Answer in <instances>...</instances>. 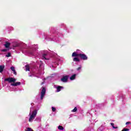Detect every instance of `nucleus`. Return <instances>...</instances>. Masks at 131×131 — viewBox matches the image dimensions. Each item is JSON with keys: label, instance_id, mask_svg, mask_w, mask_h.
<instances>
[{"label": "nucleus", "instance_id": "14", "mask_svg": "<svg viewBox=\"0 0 131 131\" xmlns=\"http://www.w3.org/2000/svg\"><path fill=\"white\" fill-rule=\"evenodd\" d=\"M73 60L75 62H79V61H80V60L79 59L78 57H75V58H73Z\"/></svg>", "mask_w": 131, "mask_h": 131}, {"label": "nucleus", "instance_id": "6", "mask_svg": "<svg viewBox=\"0 0 131 131\" xmlns=\"http://www.w3.org/2000/svg\"><path fill=\"white\" fill-rule=\"evenodd\" d=\"M62 89H64V87L62 86H60V85H58L56 87V89H57V93H59V92H61V90Z\"/></svg>", "mask_w": 131, "mask_h": 131}, {"label": "nucleus", "instance_id": "2", "mask_svg": "<svg viewBox=\"0 0 131 131\" xmlns=\"http://www.w3.org/2000/svg\"><path fill=\"white\" fill-rule=\"evenodd\" d=\"M36 114H37V111L36 110L33 111L32 115L30 116L29 119V122H31L33 119L35 118V116H36Z\"/></svg>", "mask_w": 131, "mask_h": 131}, {"label": "nucleus", "instance_id": "23", "mask_svg": "<svg viewBox=\"0 0 131 131\" xmlns=\"http://www.w3.org/2000/svg\"><path fill=\"white\" fill-rule=\"evenodd\" d=\"M126 124L127 125V124H130V122H126Z\"/></svg>", "mask_w": 131, "mask_h": 131}, {"label": "nucleus", "instance_id": "24", "mask_svg": "<svg viewBox=\"0 0 131 131\" xmlns=\"http://www.w3.org/2000/svg\"><path fill=\"white\" fill-rule=\"evenodd\" d=\"M41 84H43V83H42Z\"/></svg>", "mask_w": 131, "mask_h": 131}, {"label": "nucleus", "instance_id": "21", "mask_svg": "<svg viewBox=\"0 0 131 131\" xmlns=\"http://www.w3.org/2000/svg\"><path fill=\"white\" fill-rule=\"evenodd\" d=\"M8 51V49H2L1 50V52H7Z\"/></svg>", "mask_w": 131, "mask_h": 131}, {"label": "nucleus", "instance_id": "9", "mask_svg": "<svg viewBox=\"0 0 131 131\" xmlns=\"http://www.w3.org/2000/svg\"><path fill=\"white\" fill-rule=\"evenodd\" d=\"M72 57H79V54H77V52H73L72 54Z\"/></svg>", "mask_w": 131, "mask_h": 131}, {"label": "nucleus", "instance_id": "7", "mask_svg": "<svg viewBox=\"0 0 131 131\" xmlns=\"http://www.w3.org/2000/svg\"><path fill=\"white\" fill-rule=\"evenodd\" d=\"M4 46L6 49H8V48H10V46H11V43L8 42V41H6V42H5V44L4 45Z\"/></svg>", "mask_w": 131, "mask_h": 131}, {"label": "nucleus", "instance_id": "22", "mask_svg": "<svg viewBox=\"0 0 131 131\" xmlns=\"http://www.w3.org/2000/svg\"><path fill=\"white\" fill-rule=\"evenodd\" d=\"M81 69V67H79L77 69V70H80Z\"/></svg>", "mask_w": 131, "mask_h": 131}, {"label": "nucleus", "instance_id": "12", "mask_svg": "<svg viewBox=\"0 0 131 131\" xmlns=\"http://www.w3.org/2000/svg\"><path fill=\"white\" fill-rule=\"evenodd\" d=\"M26 71H30V67L29 64L26 65Z\"/></svg>", "mask_w": 131, "mask_h": 131}, {"label": "nucleus", "instance_id": "13", "mask_svg": "<svg viewBox=\"0 0 131 131\" xmlns=\"http://www.w3.org/2000/svg\"><path fill=\"white\" fill-rule=\"evenodd\" d=\"M47 55L48 54H43L42 56V59H45V60H49V58L46 57H47Z\"/></svg>", "mask_w": 131, "mask_h": 131}, {"label": "nucleus", "instance_id": "18", "mask_svg": "<svg viewBox=\"0 0 131 131\" xmlns=\"http://www.w3.org/2000/svg\"><path fill=\"white\" fill-rule=\"evenodd\" d=\"M11 53H8L7 54V55H6V57H7L8 58H9V57H11Z\"/></svg>", "mask_w": 131, "mask_h": 131}, {"label": "nucleus", "instance_id": "17", "mask_svg": "<svg viewBox=\"0 0 131 131\" xmlns=\"http://www.w3.org/2000/svg\"><path fill=\"white\" fill-rule=\"evenodd\" d=\"M77 111V107H75V108L72 111V112H76Z\"/></svg>", "mask_w": 131, "mask_h": 131}, {"label": "nucleus", "instance_id": "16", "mask_svg": "<svg viewBox=\"0 0 131 131\" xmlns=\"http://www.w3.org/2000/svg\"><path fill=\"white\" fill-rule=\"evenodd\" d=\"M111 125H112V126L113 127V128H118V127H115L114 126V124L113 123H111Z\"/></svg>", "mask_w": 131, "mask_h": 131}, {"label": "nucleus", "instance_id": "20", "mask_svg": "<svg viewBox=\"0 0 131 131\" xmlns=\"http://www.w3.org/2000/svg\"><path fill=\"white\" fill-rule=\"evenodd\" d=\"M27 130L28 131H33V130H32V129H31V128H29V127H28L27 128Z\"/></svg>", "mask_w": 131, "mask_h": 131}, {"label": "nucleus", "instance_id": "3", "mask_svg": "<svg viewBox=\"0 0 131 131\" xmlns=\"http://www.w3.org/2000/svg\"><path fill=\"white\" fill-rule=\"evenodd\" d=\"M46 92H47V90L45 87H43L41 92V96H40L41 100H43V98H45V95H46Z\"/></svg>", "mask_w": 131, "mask_h": 131}, {"label": "nucleus", "instance_id": "4", "mask_svg": "<svg viewBox=\"0 0 131 131\" xmlns=\"http://www.w3.org/2000/svg\"><path fill=\"white\" fill-rule=\"evenodd\" d=\"M79 57L80 58V59H81V60H88V56L84 54L80 53Z\"/></svg>", "mask_w": 131, "mask_h": 131}, {"label": "nucleus", "instance_id": "5", "mask_svg": "<svg viewBox=\"0 0 131 131\" xmlns=\"http://www.w3.org/2000/svg\"><path fill=\"white\" fill-rule=\"evenodd\" d=\"M68 78H69V76H63L61 79V81H62V82H67V81H68Z\"/></svg>", "mask_w": 131, "mask_h": 131}, {"label": "nucleus", "instance_id": "1", "mask_svg": "<svg viewBox=\"0 0 131 131\" xmlns=\"http://www.w3.org/2000/svg\"><path fill=\"white\" fill-rule=\"evenodd\" d=\"M5 81H8L9 83L13 82V83L11 84V85H12V86H17V85H20V84H21V82H15L16 79L13 77H9V78H6L5 79Z\"/></svg>", "mask_w": 131, "mask_h": 131}, {"label": "nucleus", "instance_id": "10", "mask_svg": "<svg viewBox=\"0 0 131 131\" xmlns=\"http://www.w3.org/2000/svg\"><path fill=\"white\" fill-rule=\"evenodd\" d=\"M4 69H5V66H0V73H2L4 71Z\"/></svg>", "mask_w": 131, "mask_h": 131}, {"label": "nucleus", "instance_id": "11", "mask_svg": "<svg viewBox=\"0 0 131 131\" xmlns=\"http://www.w3.org/2000/svg\"><path fill=\"white\" fill-rule=\"evenodd\" d=\"M76 77V74L73 75L70 78V80H74L75 79V78Z\"/></svg>", "mask_w": 131, "mask_h": 131}, {"label": "nucleus", "instance_id": "15", "mask_svg": "<svg viewBox=\"0 0 131 131\" xmlns=\"http://www.w3.org/2000/svg\"><path fill=\"white\" fill-rule=\"evenodd\" d=\"M58 128L60 130H63L64 129V127H63V126H61V125H59L58 127Z\"/></svg>", "mask_w": 131, "mask_h": 131}, {"label": "nucleus", "instance_id": "8", "mask_svg": "<svg viewBox=\"0 0 131 131\" xmlns=\"http://www.w3.org/2000/svg\"><path fill=\"white\" fill-rule=\"evenodd\" d=\"M10 69L13 71L14 75H16L17 74V72H16V70H15V67H11L10 68Z\"/></svg>", "mask_w": 131, "mask_h": 131}, {"label": "nucleus", "instance_id": "19", "mask_svg": "<svg viewBox=\"0 0 131 131\" xmlns=\"http://www.w3.org/2000/svg\"><path fill=\"white\" fill-rule=\"evenodd\" d=\"M52 111L53 112H55V111H56V108H55L54 107H52Z\"/></svg>", "mask_w": 131, "mask_h": 131}]
</instances>
